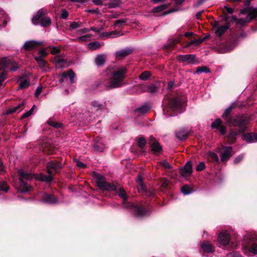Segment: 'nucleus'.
<instances>
[{
  "mask_svg": "<svg viewBox=\"0 0 257 257\" xmlns=\"http://www.w3.org/2000/svg\"><path fill=\"white\" fill-rule=\"evenodd\" d=\"M126 72V69L124 67L113 71L109 79V84L107 85H105L104 88L107 90H110L122 86L124 84L123 81Z\"/></svg>",
  "mask_w": 257,
  "mask_h": 257,
  "instance_id": "1",
  "label": "nucleus"
},
{
  "mask_svg": "<svg viewBox=\"0 0 257 257\" xmlns=\"http://www.w3.org/2000/svg\"><path fill=\"white\" fill-rule=\"evenodd\" d=\"M46 10L41 9L39 10L32 19V22L35 25H40L41 26L46 28L51 24V19L50 17L46 16Z\"/></svg>",
  "mask_w": 257,
  "mask_h": 257,
  "instance_id": "2",
  "label": "nucleus"
},
{
  "mask_svg": "<svg viewBox=\"0 0 257 257\" xmlns=\"http://www.w3.org/2000/svg\"><path fill=\"white\" fill-rule=\"evenodd\" d=\"M92 176L95 179V183L97 186L101 190L114 191L116 189V186L112 184L107 183L106 178L101 174L93 172Z\"/></svg>",
  "mask_w": 257,
  "mask_h": 257,
  "instance_id": "3",
  "label": "nucleus"
},
{
  "mask_svg": "<svg viewBox=\"0 0 257 257\" xmlns=\"http://www.w3.org/2000/svg\"><path fill=\"white\" fill-rule=\"evenodd\" d=\"M250 0H246L244 3L245 8L242 9V15L247 14L246 18L244 20L242 18V25L244 23H248L251 20L257 18V8H249Z\"/></svg>",
  "mask_w": 257,
  "mask_h": 257,
  "instance_id": "4",
  "label": "nucleus"
},
{
  "mask_svg": "<svg viewBox=\"0 0 257 257\" xmlns=\"http://www.w3.org/2000/svg\"><path fill=\"white\" fill-rule=\"evenodd\" d=\"M63 168V165L59 161L54 160L47 163L46 172L49 175H54L59 173Z\"/></svg>",
  "mask_w": 257,
  "mask_h": 257,
  "instance_id": "5",
  "label": "nucleus"
},
{
  "mask_svg": "<svg viewBox=\"0 0 257 257\" xmlns=\"http://www.w3.org/2000/svg\"><path fill=\"white\" fill-rule=\"evenodd\" d=\"M250 118L246 116L242 115V132H243V123L249 121ZM242 140L245 141L247 143H252L257 142V134L253 133L244 134L242 132Z\"/></svg>",
  "mask_w": 257,
  "mask_h": 257,
  "instance_id": "6",
  "label": "nucleus"
},
{
  "mask_svg": "<svg viewBox=\"0 0 257 257\" xmlns=\"http://www.w3.org/2000/svg\"><path fill=\"white\" fill-rule=\"evenodd\" d=\"M1 66L4 69H8L16 71L19 68L18 63L13 59L4 57L1 60Z\"/></svg>",
  "mask_w": 257,
  "mask_h": 257,
  "instance_id": "7",
  "label": "nucleus"
},
{
  "mask_svg": "<svg viewBox=\"0 0 257 257\" xmlns=\"http://www.w3.org/2000/svg\"><path fill=\"white\" fill-rule=\"evenodd\" d=\"M183 105V101L179 96L168 98V107L172 110H178Z\"/></svg>",
  "mask_w": 257,
  "mask_h": 257,
  "instance_id": "8",
  "label": "nucleus"
},
{
  "mask_svg": "<svg viewBox=\"0 0 257 257\" xmlns=\"http://www.w3.org/2000/svg\"><path fill=\"white\" fill-rule=\"evenodd\" d=\"M177 59L182 63L187 64H197L199 61L196 55L193 54L180 55L177 56Z\"/></svg>",
  "mask_w": 257,
  "mask_h": 257,
  "instance_id": "9",
  "label": "nucleus"
},
{
  "mask_svg": "<svg viewBox=\"0 0 257 257\" xmlns=\"http://www.w3.org/2000/svg\"><path fill=\"white\" fill-rule=\"evenodd\" d=\"M76 75L72 69L69 70L67 72H64L59 74V81L60 83L64 82L69 77L71 83H75V77Z\"/></svg>",
  "mask_w": 257,
  "mask_h": 257,
  "instance_id": "10",
  "label": "nucleus"
},
{
  "mask_svg": "<svg viewBox=\"0 0 257 257\" xmlns=\"http://www.w3.org/2000/svg\"><path fill=\"white\" fill-rule=\"evenodd\" d=\"M211 127L212 129H216L222 135H224L226 133V127L220 118L215 119L212 122Z\"/></svg>",
  "mask_w": 257,
  "mask_h": 257,
  "instance_id": "11",
  "label": "nucleus"
},
{
  "mask_svg": "<svg viewBox=\"0 0 257 257\" xmlns=\"http://www.w3.org/2000/svg\"><path fill=\"white\" fill-rule=\"evenodd\" d=\"M148 212L147 208L143 206H135L133 208V215L137 217H143Z\"/></svg>",
  "mask_w": 257,
  "mask_h": 257,
  "instance_id": "12",
  "label": "nucleus"
},
{
  "mask_svg": "<svg viewBox=\"0 0 257 257\" xmlns=\"http://www.w3.org/2000/svg\"><path fill=\"white\" fill-rule=\"evenodd\" d=\"M200 245L201 250L203 252L211 253L215 251L214 246L209 241H201L200 242Z\"/></svg>",
  "mask_w": 257,
  "mask_h": 257,
  "instance_id": "13",
  "label": "nucleus"
},
{
  "mask_svg": "<svg viewBox=\"0 0 257 257\" xmlns=\"http://www.w3.org/2000/svg\"><path fill=\"white\" fill-rule=\"evenodd\" d=\"M236 103H232L231 105L226 108L221 115L222 118L224 120L225 123H229V118L231 117V114L233 109L236 107Z\"/></svg>",
  "mask_w": 257,
  "mask_h": 257,
  "instance_id": "14",
  "label": "nucleus"
},
{
  "mask_svg": "<svg viewBox=\"0 0 257 257\" xmlns=\"http://www.w3.org/2000/svg\"><path fill=\"white\" fill-rule=\"evenodd\" d=\"M218 240L219 243L222 245L229 244L231 241L229 234L227 231L220 232L218 235Z\"/></svg>",
  "mask_w": 257,
  "mask_h": 257,
  "instance_id": "15",
  "label": "nucleus"
},
{
  "mask_svg": "<svg viewBox=\"0 0 257 257\" xmlns=\"http://www.w3.org/2000/svg\"><path fill=\"white\" fill-rule=\"evenodd\" d=\"M221 150V149H219ZM221 149L223 152L220 154L221 161L225 162L227 161L231 156L232 148L230 146L223 147Z\"/></svg>",
  "mask_w": 257,
  "mask_h": 257,
  "instance_id": "16",
  "label": "nucleus"
},
{
  "mask_svg": "<svg viewBox=\"0 0 257 257\" xmlns=\"http://www.w3.org/2000/svg\"><path fill=\"white\" fill-rule=\"evenodd\" d=\"M181 176L183 177L188 176L192 173V165L191 161L187 162L184 167L180 169Z\"/></svg>",
  "mask_w": 257,
  "mask_h": 257,
  "instance_id": "17",
  "label": "nucleus"
},
{
  "mask_svg": "<svg viewBox=\"0 0 257 257\" xmlns=\"http://www.w3.org/2000/svg\"><path fill=\"white\" fill-rule=\"evenodd\" d=\"M213 29L216 28L215 33L218 37L221 36L229 28L228 24L224 26H218L217 22H215L214 25H213Z\"/></svg>",
  "mask_w": 257,
  "mask_h": 257,
  "instance_id": "18",
  "label": "nucleus"
},
{
  "mask_svg": "<svg viewBox=\"0 0 257 257\" xmlns=\"http://www.w3.org/2000/svg\"><path fill=\"white\" fill-rule=\"evenodd\" d=\"M229 123H225L229 126H241V116L239 114L235 115L229 118Z\"/></svg>",
  "mask_w": 257,
  "mask_h": 257,
  "instance_id": "19",
  "label": "nucleus"
},
{
  "mask_svg": "<svg viewBox=\"0 0 257 257\" xmlns=\"http://www.w3.org/2000/svg\"><path fill=\"white\" fill-rule=\"evenodd\" d=\"M19 180H31L34 177V175L31 173L24 171L23 169L18 170Z\"/></svg>",
  "mask_w": 257,
  "mask_h": 257,
  "instance_id": "20",
  "label": "nucleus"
},
{
  "mask_svg": "<svg viewBox=\"0 0 257 257\" xmlns=\"http://www.w3.org/2000/svg\"><path fill=\"white\" fill-rule=\"evenodd\" d=\"M41 201L46 203L55 204L57 202V198L53 194L45 193L41 198Z\"/></svg>",
  "mask_w": 257,
  "mask_h": 257,
  "instance_id": "21",
  "label": "nucleus"
},
{
  "mask_svg": "<svg viewBox=\"0 0 257 257\" xmlns=\"http://www.w3.org/2000/svg\"><path fill=\"white\" fill-rule=\"evenodd\" d=\"M40 43V42L36 41H28L25 43L23 48L27 51L32 50L36 49Z\"/></svg>",
  "mask_w": 257,
  "mask_h": 257,
  "instance_id": "22",
  "label": "nucleus"
},
{
  "mask_svg": "<svg viewBox=\"0 0 257 257\" xmlns=\"http://www.w3.org/2000/svg\"><path fill=\"white\" fill-rule=\"evenodd\" d=\"M91 106L95 111H104L107 109L106 103L105 102L101 103L98 101L94 100L91 102Z\"/></svg>",
  "mask_w": 257,
  "mask_h": 257,
  "instance_id": "23",
  "label": "nucleus"
},
{
  "mask_svg": "<svg viewBox=\"0 0 257 257\" xmlns=\"http://www.w3.org/2000/svg\"><path fill=\"white\" fill-rule=\"evenodd\" d=\"M189 132L184 128H182L175 132V135L180 140H185L189 136Z\"/></svg>",
  "mask_w": 257,
  "mask_h": 257,
  "instance_id": "24",
  "label": "nucleus"
},
{
  "mask_svg": "<svg viewBox=\"0 0 257 257\" xmlns=\"http://www.w3.org/2000/svg\"><path fill=\"white\" fill-rule=\"evenodd\" d=\"M105 148V145L101 138H96L94 141V149L95 151L102 152Z\"/></svg>",
  "mask_w": 257,
  "mask_h": 257,
  "instance_id": "25",
  "label": "nucleus"
},
{
  "mask_svg": "<svg viewBox=\"0 0 257 257\" xmlns=\"http://www.w3.org/2000/svg\"><path fill=\"white\" fill-rule=\"evenodd\" d=\"M133 52V49L131 48H126L116 52V57L119 58H124Z\"/></svg>",
  "mask_w": 257,
  "mask_h": 257,
  "instance_id": "26",
  "label": "nucleus"
},
{
  "mask_svg": "<svg viewBox=\"0 0 257 257\" xmlns=\"http://www.w3.org/2000/svg\"><path fill=\"white\" fill-rule=\"evenodd\" d=\"M35 60L36 61L41 69L46 70L48 67V63L47 61L45 60L43 57L42 56L35 57Z\"/></svg>",
  "mask_w": 257,
  "mask_h": 257,
  "instance_id": "27",
  "label": "nucleus"
},
{
  "mask_svg": "<svg viewBox=\"0 0 257 257\" xmlns=\"http://www.w3.org/2000/svg\"><path fill=\"white\" fill-rule=\"evenodd\" d=\"M159 87L157 84L147 85L143 86V92H149L151 93L157 92L159 90Z\"/></svg>",
  "mask_w": 257,
  "mask_h": 257,
  "instance_id": "28",
  "label": "nucleus"
},
{
  "mask_svg": "<svg viewBox=\"0 0 257 257\" xmlns=\"http://www.w3.org/2000/svg\"><path fill=\"white\" fill-rule=\"evenodd\" d=\"M20 185L18 187V190L20 192L22 193H26L30 191L32 187L27 183L24 182V181L19 180Z\"/></svg>",
  "mask_w": 257,
  "mask_h": 257,
  "instance_id": "29",
  "label": "nucleus"
},
{
  "mask_svg": "<svg viewBox=\"0 0 257 257\" xmlns=\"http://www.w3.org/2000/svg\"><path fill=\"white\" fill-rule=\"evenodd\" d=\"M151 151L153 154L158 155L163 152V148L159 142L153 144L150 147Z\"/></svg>",
  "mask_w": 257,
  "mask_h": 257,
  "instance_id": "30",
  "label": "nucleus"
},
{
  "mask_svg": "<svg viewBox=\"0 0 257 257\" xmlns=\"http://www.w3.org/2000/svg\"><path fill=\"white\" fill-rule=\"evenodd\" d=\"M106 61V57L104 54L97 55L94 60V62L97 66H103Z\"/></svg>",
  "mask_w": 257,
  "mask_h": 257,
  "instance_id": "31",
  "label": "nucleus"
},
{
  "mask_svg": "<svg viewBox=\"0 0 257 257\" xmlns=\"http://www.w3.org/2000/svg\"><path fill=\"white\" fill-rule=\"evenodd\" d=\"M171 3H168L165 4H163L160 6H158L154 8L152 10V12L153 13H158L160 12H163L164 10L167 9L169 7L171 6Z\"/></svg>",
  "mask_w": 257,
  "mask_h": 257,
  "instance_id": "32",
  "label": "nucleus"
},
{
  "mask_svg": "<svg viewBox=\"0 0 257 257\" xmlns=\"http://www.w3.org/2000/svg\"><path fill=\"white\" fill-rule=\"evenodd\" d=\"M242 251L244 253H246L248 251L250 253H252L254 254H257V244L253 243L250 246L247 248L246 247L242 246Z\"/></svg>",
  "mask_w": 257,
  "mask_h": 257,
  "instance_id": "33",
  "label": "nucleus"
},
{
  "mask_svg": "<svg viewBox=\"0 0 257 257\" xmlns=\"http://www.w3.org/2000/svg\"><path fill=\"white\" fill-rule=\"evenodd\" d=\"M52 176L53 175H50L49 174L48 175H46L41 173L38 175L37 179L39 181L50 183L52 180Z\"/></svg>",
  "mask_w": 257,
  "mask_h": 257,
  "instance_id": "34",
  "label": "nucleus"
},
{
  "mask_svg": "<svg viewBox=\"0 0 257 257\" xmlns=\"http://www.w3.org/2000/svg\"><path fill=\"white\" fill-rule=\"evenodd\" d=\"M107 85L105 80H97L94 84L93 87L94 89L100 88L101 90H107L104 88V86Z\"/></svg>",
  "mask_w": 257,
  "mask_h": 257,
  "instance_id": "35",
  "label": "nucleus"
},
{
  "mask_svg": "<svg viewBox=\"0 0 257 257\" xmlns=\"http://www.w3.org/2000/svg\"><path fill=\"white\" fill-rule=\"evenodd\" d=\"M150 109V107L148 105H143L138 108L135 109L134 112L139 114H144L146 113Z\"/></svg>",
  "mask_w": 257,
  "mask_h": 257,
  "instance_id": "36",
  "label": "nucleus"
},
{
  "mask_svg": "<svg viewBox=\"0 0 257 257\" xmlns=\"http://www.w3.org/2000/svg\"><path fill=\"white\" fill-rule=\"evenodd\" d=\"M136 181L139 184V191H140V190H145V185L144 184L143 178L140 174L138 175Z\"/></svg>",
  "mask_w": 257,
  "mask_h": 257,
  "instance_id": "37",
  "label": "nucleus"
},
{
  "mask_svg": "<svg viewBox=\"0 0 257 257\" xmlns=\"http://www.w3.org/2000/svg\"><path fill=\"white\" fill-rule=\"evenodd\" d=\"M47 123L49 125L56 128H59L63 127V124L62 123L56 121L52 118H50L48 120Z\"/></svg>",
  "mask_w": 257,
  "mask_h": 257,
  "instance_id": "38",
  "label": "nucleus"
},
{
  "mask_svg": "<svg viewBox=\"0 0 257 257\" xmlns=\"http://www.w3.org/2000/svg\"><path fill=\"white\" fill-rule=\"evenodd\" d=\"M101 47V45L98 41H94L91 42L88 44V48L91 50L94 51L97 49H99Z\"/></svg>",
  "mask_w": 257,
  "mask_h": 257,
  "instance_id": "39",
  "label": "nucleus"
},
{
  "mask_svg": "<svg viewBox=\"0 0 257 257\" xmlns=\"http://www.w3.org/2000/svg\"><path fill=\"white\" fill-rule=\"evenodd\" d=\"M236 134L235 132H231L227 136V142L229 144H232L236 141Z\"/></svg>",
  "mask_w": 257,
  "mask_h": 257,
  "instance_id": "40",
  "label": "nucleus"
},
{
  "mask_svg": "<svg viewBox=\"0 0 257 257\" xmlns=\"http://www.w3.org/2000/svg\"><path fill=\"white\" fill-rule=\"evenodd\" d=\"M244 241L247 244L257 241V237L253 234H249L245 238Z\"/></svg>",
  "mask_w": 257,
  "mask_h": 257,
  "instance_id": "41",
  "label": "nucleus"
},
{
  "mask_svg": "<svg viewBox=\"0 0 257 257\" xmlns=\"http://www.w3.org/2000/svg\"><path fill=\"white\" fill-rule=\"evenodd\" d=\"M24 104V102H22L21 103L19 104V105H18L17 106L13 107V108H10L9 109L7 112H6V114L7 115H9V114H12L14 112H15L16 111H17L21 107H22Z\"/></svg>",
  "mask_w": 257,
  "mask_h": 257,
  "instance_id": "42",
  "label": "nucleus"
},
{
  "mask_svg": "<svg viewBox=\"0 0 257 257\" xmlns=\"http://www.w3.org/2000/svg\"><path fill=\"white\" fill-rule=\"evenodd\" d=\"M208 159L212 161H215L216 162H219V158L218 156L212 152H209L208 153Z\"/></svg>",
  "mask_w": 257,
  "mask_h": 257,
  "instance_id": "43",
  "label": "nucleus"
},
{
  "mask_svg": "<svg viewBox=\"0 0 257 257\" xmlns=\"http://www.w3.org/2000/svg\"><path fill=\"white\" fill-rule=\"evenodd\" d=\"M138 146L140 149L144 148L146 144V141L144 137H140L138 140Z\"/></svg>",
  "mask_w": 257,
  "mask_h": 257,
  "instance_id": "44",
  "label": "nucleus"
},
{
  "mask_svg": "<svg viewBox=\"0 0 257 257\" xmlns=\"http://www.w3.org/2000/svg\"><path fill=\"white\" fill-rule=\"evenodd\" d=\"M151 73L150 72L148 71H145L142 73L139 76V78L142 80H147L150 76H151Z\"/></svg>",
  "mask_w": 257,
  "mask_h": 257,
  "instance_id": "45",
  "label": "nucleus"
},
{
  "mask_svg": "<svg viewBox=\"0 0 257 257\" xmlns=\"http://www.w3.org/2000/svg\"><path fill=\"white\" fill-rule=\"evenodd\" d=\"M9 189V186L6 182L2 181L0 183V191L7 192Z\"/></svg>",
  "mask_w": 257,
  "mask_h": 257,
  "instance_id": "46",
  "label": "nucleus"
},
{
  "mask_svg": "<svg viewBox=\"0 0 257 257\" xmlns=\"http://www.w3.org/2000/svg\"><path fill=\"white\" fill-rule=\"evenodd\" d=\"M179 43V40L177 39L172 40L168 44L164 46L167 49H170L174 48L176 44Z\"/></svg>",
  "mask_w": 257,
  "mask_h": 257,
  "instance_id": "47",
  "label": "nucleus"
},
{
  "mask_svg": "<svg viewBox=\"0 0 257 257\" xmlns=\"http://www.w3.org/2000/svg\"><path fill=\"white\" fill-rule=\"evenodd\" d=\"M30 85V81L27 79L22 81L19 86V88L24 89L28 87Z\"/></svg>",
  "mask_w": 257,
  "mask_h": 257,
  "instance_id": "48",
  "label": "nucleus"
},
{
  "mask_svg": "<svg viewBox=\"0 0 257 257\" xmlns=\"http://www.w3.org/2000/svg\"><path fill=\"white\" fill-rule=\"evenodd\" d=\"M210 72V70L209 68H208L206 66H203V67H198L196 68V73H200L202 72H205V73H209Z\"/></svg>",
  "mask_w": 257,
  "mask_h": 257,
  "instance_id": "49",
  "label": "nucleus"
},
{
  "mask_svg": "<svg viewBox=\"0 0 257 257\" xmlns=\"http://www.w3.org/2000/svg\"><path fill=\"white\" fill-rule=\"evenodd\" d=\"M160 165L164 167L165 169H171L172 166L166 160H164L159 162Z\"/></svg>",
  "mask_w": 257,
  "mask_h": 257,
  "instance_id": "50",
  "label": "nucleus"
},
{
  "mask_svg": "<svg viewBox=\"0 0 257 257\" xmlns=\"http://www.w3.org/2000/svg\"><path fill=\"white\" fill-rule=\"evenodd\" d=\"M204 40V39H195L193 40L190 42H189L187 45L186 47H189L192 45L196 44L197 45H200L203 41Z\"/></svg>",
  "mask_w": 257,
  "mask_h": 257,
  "instance_id": "51",
  "label": "nucleus"
},
{
  "mask_svg": "<svg viewBox=\"0 0 257 257\" xmlns=\"http://www.w3.org/2000/svg\"><path fill=\"white\" fill-rule=\"evenodd\" d=\"M145 192L148 196H153L155 194V191L153 188H149L148 189L145 186V190H140V192Z\"/></svg>",
  "mask_w": 257,
  "mask_h": 257,
  "instance_id": "52",
  "label": "nucleus"
},
{
  "mask_svg": "<svg viewBox=\"0 0 257 257\" xmlns=\"http://www.w3.org/2000/svg\"><path fill=\"white\" fill-rule=\"evenodd\" d=\"M181 191L184 194L187 195L191 193V189L188 186L184 185L181 188Z\"/></svg>",
  "mask_w": 257,
  "mask_h": 257,
  "instance_id": "53",
  "label": "nucleus"
},
{
  "mask_svg": "<svg viewBox=\"0 0 257 257\" xmlns=\"http://www.w3.org/2000/svg\"><path fill=\"white\" fill-rule=\"evenodd\" d=\"M35 107V105H34L32 108L28 111L27 112H25V113H24L22 116H21V118L22 119H23V118H25L26 117H29V116H30L32 114L33 112V111H34V107Z\"/></svg>",
  "mask_w": 257,
  "mask_h": 257,
  "instance_id": "54",
  "label": "nucleus"
},
{
  "mask_svg": "<svg viewBox=\"0 0 257 257\" xmlns=\"http://www.w3.org/2000/svg\"><path fill=\"white\" fill-rule=\"evenodd\" d=\"M8 73L6 71H3L0 75V86L2 85L3 82L7 78Z\"/></svg>",
  "mask_w": 257,
  "mask_h": 257,
  "instance_id": "55",
  "label": "nucleus"
},
{
  "mask_svg": "<svg viewBox=\"0 0 257 257\" xmlns=\"http://www.w3.org/2000/svg\"><path fill=\"white\" fill-rule=\"evenodd\" d=\"M119 196L123 199V200H127V195L125 191L123 189H120L118 192Z\"/></svg>",
  "mask_w": 257,
  "mask_h": 257,
  "instance_id": "56",
  "label": "nucleus"
},
{
  "mask_svg": "<svg viewBox=\"0 0 257 257\" xmlns=\"http://www.w3.org/2000/svg\"><path fill=\"white\" fill-rule=\"evenodd\" d=\"M120 5V3L118 1H115L108 4L109 8H116Z\"/></svg>",
  "mask_w": 257,
  "mask_h": 257,
  "instance_id": "57",
  "label": "nucleus"
},
{
  "mask_svg": "<svg viewBox=\"0 0 257 257\" xmlns=\"http://www.w3.org/2000/svg\"><path fill=\"white\" fill-rule=\"evenodd\" d=\"M127 22V20L126 19H121L119 20H117L115 21L114 25V26H118L119 25H124Z\"/></svg>",
  "mask_w": 257,
  "mask_h": 257,
  "instance_id": "58",
  "label": "nucleus"
},
{
  "mask_svg": "<svg viewBox=\"0 0 257 257\" xmlns=\"http://www.w3.org/2000/svg\"><path fill=\"white\" fill-rule=\"evenodd\" d=\"M205 168V164L203 162H201L197 165L196 170V171L200 172L203 170Z\"/></svg>",
  "mask_w": 257,
  "mask_h": 257,
  "instance_id": "59",
  "label": "nucleus"
},
{
  "mask_svg": "<svg viewBox=\"0 0 257 257\" xmlns=\"http://www.w3.org/2000/svg\"><path fill=\"white\" fill-rule=\"evenodd\" d=\"M81 27V24L78 22H73L70 25V29L74 30Z\"/></svg>",
  "mask_w": 257,
  "mask_h": 257,
  "instance_id": "60",
  "label": "nucleus"
},
{
  "mask_svg": "<svg viewBox=\"0 0 257 257\" xmlns=\"http://www.w3.org/2000/svg\"><path fill=\"white\" fill-rule=\"evenodd\" d=\"M170 181L167 179H163L161 182V187L164 189H166L169 184Z\"/></svg>",
  "mask_w": 257,
  "mask_h": 257,
  "instance_id": "61",
  "label": "nucleus"
},
{
  "mask_svg": "<svg viewBox=\"0 0 257 257\" xmlns=\"http://www.w3.org/2000/svg\"><path fill=\"white\" fill-rule=\"evenodd\" d=\"M177 11V10L174 8H172L171 9H169L168 11H166L165 12H163L160 15V16H165L167 15L170 14L173 12H175Z\"/></svg>",
  "mask_w": 257,
  "mask_h": 257,
  "instance_id": "62",
  "label": "nucleus"
},
{
  "mask_svg": "<svg viewBox=\"0 0 257 257\" xmlns=\"http://www.w3.org/2000/svg\"><path fill=\"white\" fill-rule=\"evenodd\" d=\"M61 12L62 13L61 15V18H62V19H67L69 16L68 12L65 9H64L61 10Z\"/></svg>",
  "mask_w": 257,
  "mask_h": 257,
  "instance_id": "63",
  "label": "nucleus"
},
{
  "mask_svg": "<svg viewBox=\"0 0 257 257\" xmlns=\"http://www.w3.org/2000/svg\"><path fill=\"white\" fill-rule=\"evenodd\" d=\"M158 142L153 136H151L149 137L148 140V143L150 145V147L153 144H156Z\"/></svg>",
  "mask_w": 257,
  "mask_h": 257,
  "instance_id": "64",
  "label": "nucleus"
}]
</instances>
